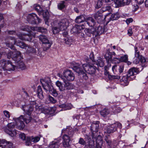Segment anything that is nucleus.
<instances>
[{
	"label": "nucleus",
	"instance_id": "nucleus-1",
	"mask_svg": "<svg viewBox=\"0 0 148 148\" xmlns=\"http://www.w3.org/2000/svg\"><path fill=\"white\" fill-rule=\"evenodd\" d=\"M75 63L72 67L73 69L79 75L82 76L85 80L88 79V77L86 73L83 70V69L85 72L90 74L95 73L96 71V68L95 67L88 64H80L78 63Z\"/></svg>",
	"mask_w": 148,
	"mask_h": 148
},
{
	"label": "nucleus",
	"instance_id": "nucleus-2",
	"mask_svg": "<svg viewBox=\"0 0 148 148\" xmlns=\"http://www.w3.org/2000/svg\"><path fill=\"white\" fill-rule=\"evenodd\" d=\"M78 129L76 128L72 129L71 127H67L62 131V133L66 134L63 136V144L65 147H69V142L71 140V138L73 136L74 132L77 131Z\"/></svg>",
	"mask_w": 148,
	"mask_h": 148
},
{
	"label": "nucleus",
	"instance_id": "nucleus-3",
	"mask_svg": "<svg viewBox=\"0 0 148 148\" xmlns=\"http://www.w3.org/2000/svg\"><path fill=\"white\" fill-rule=\"evenodd\" d=\"M37 28L36 27H31L26 25L25 28L22 29V30L27 31L29 34H25L19 33L17 34V35L21 40L30 41L32 40V37H35V33H33L32 30L34 31Z\"/></svg>",
	"mask_w": 148,
	"mask_h": 148
},
{
	"label": "nucleus",
	"instance_id": "nucleus-4",
	"mask_svg": "<svg viewBox=\"0 0 148 148\" xmlns=\"http://www.w3.org/2000/svg\"><path fill=\"white\" fill-rule=\"evenodd\" d=\"M40 82L44 89L46 92H49L55 97L58 96L57 92L56 90L53 88L51 81L49 77H47L44 79H41Z\"/></svg>",
	"mask_w": 148,
	"mask_h": 148
},
{
	"label": "nucleus",
	"instance_id": "nucleus-5",
	"mask_svg": "<svg viewBox=\"0 0 148 148\" xmlns=\"http://www.w3.org/2000/svg\"><path fill=\"white\" fill-rule=\"evenodd\" d=\"M9 41L6 42V46L12 49L17 50L15 49L14 45H16L22 49H26L28 46V45L25 44L24 42L20 41H17L14 37L9 36L8 38Z\"/></svg>",
	"mask_w": 148,
	"mask_h": 148
},
{
	"label": "nucleus",
	"instance_id": "nucleus-6",
	"mask_svg": "<svg viewBox=\"0 0 148 148\" xmlns=\"http://www.w3.org/2000/svg\"><path fill=\"white\" fill-rule=\"evenodd\" d=\"M59 76L60 77L64 82V84H62L59 81H57L56 82V86L59 88L60 91H63L72 89L73 88V85L71 83L66 80L65 78L63 77V75L61 74H58Z\"/></svg>",
	"mask_w": 148,
	"mask_h": 148
},
{
	"label": "nucleus",
	"instance_id": "nucleus-7",
	"mask_svg": "<svg viewBox=\"0 0 148 148\" xmlns=\"http://www.w3.org/2000/svg\"><path fill=\"white\" fill-rule=\"evenodd\" d=\"M0 67L4 71H11L15 70L16 67L9 60L2 59L0 61Z\"/></svg>",
	"mask_w": 148,
	"mask_h": 148
},
{
	"label": "nucleus",
	"instance_id": "nucleus-8",
	"mask_svg": "<svg viewBox=\"0 0 148 148\" xmlns=\"http://www.w3.org/2000/svg\"><path fill=\"white\" fill-rule=\"evenodd\" d=\"M32 118L29 116L27 119L24 118L22 115L17 118H13V120L15 121L17 125L18 129L20 130H22L24 128L25 125L23 121L25 122L26 123H28L31 121Z\"/></svg>",
	"mask_w": 148,
	"mask_h": 148
},
{
	"label": "nucleus",
	"instance_id": "nucleus-9",
	"mask_svg": "<svg viewBox=\"0 0 148 148\" xmlns=\"http://www.w3.org/2000/svg\"><path fill=\"white\" fill-rule=\"evenodd\" d=\"M69 25V22L66 18L62 19L58 23L59 27H54L52 28V31L54 34L58 33L60 30H64L66 29Z\"/></svg>",
	"mask_w": 148,
	"mask_h": 148
},
{
	"label": "nucleus",
	"instance_id": "nucleus-10",
	"mask_svg": "<svg viewBox=\"0 0 148 148\" xmlns=\"http://www.w3.org/2000/svg\"><path fill=\"white\" fill-rule=\"evenodd\" d=\"M39 107L35 101H30L28 105L22 106V109L29 116H30L35 107L37 109Z\"/></svg>",
	"mask_w": 148,
	"mask_h": 148
},
{
	"label": "nucleus",
	"instance_id": "nucleus-11",
	"mask_svg": "<svg viewBox=\"0 0 148 148\" xmlns=\"http://www.w3.org/2000/svg\"><path fill=\"white\" fill-rule=\"evenodd\" d=\"M22 58L21 53L20 52H18L14 55L12 57V59L15 61L16 63L18 64V67L21 70H24L26 69V66L24 62L21 59Z\"/></svg>",
	"mask_w": 148,
	"mask_h": 148
},
{
	"label": "nucleus",
	"instance_id": "nucleus-12",
	"mask_svg": "<svg viewBox=\"0 0 148 148\" xmlns=\"http://www.w3.org/2000/svg\"><path fill=\"white\" fill-rule=\"evenodd\" d=\"M16 125L15 122V123H9L6 127H4L5 132L11 137L15 136L17 134L16 131V130L13 129L15 128Z\"/></svg>",
	"mask_w": 148,
	"mask_h": 148
},
{
	"label": "nucleus",
	"instance_id": "nucleus-13",
	"mask_svg": "<svg viewBox=\"0 0 148 148\" xmlns=\"http://www.w3.org/2000/svg\"><path fill=\"white\" fill-rule=\"evenodd\" d=\"M100 122L99 121H94L91 125L90 129L92 132V138H95L96 139L98 136V132L99 128Z\"/></svg>",
	"mask_w": 148,
	"mask_h": 148
},
{
	"label": "nucleus",
	"instance_id": "nucleus-14",
	"mask_svg": "<svg viewBox=\"0 0 148 148\" xmlns=\"http://www.w3.org/2000/svg\"><path fill=\"white\" fill-rule=\"evenodd\" d=\"M39 39L43 44V50L44 51H46L49 48L52 44V41L48 40L47 37L43 35H40Z\"/></svg>",
	"mask_w": 148,
	"mask_h": 148
},
{
	"label": "nucleus",
	"instance_id": "nucleus-15",
	"mask_svg": "<svg viewBox=\"0 0 148 148\" xmlns=\"http://www.w3.org/2000/svg\"><path fill=\"white\" fill-rule=\"evenodd\" d=\"M122 128V124L119 122H117L107 126L106 130L108 134L113 133L117 130V128L120 129Z\"/></svg>",
	"mask_w": 148,
	"mask_h": 148
},
{
	"label": "nucleus",
	"instance_id": "nucleus-16",
	"mask_svg": "<svg viewBox=\"0 0 148 148\" xmlns=\"http://www.w3.org/2000/svg\"><path fill=\"white\" fill-rule=\"evenodd\" d=\"M27 19L28 22L31 24H37L41 22V19L33 13L28 14Z\"/></svg>",
	"mask_w": 148,
	"mask_h": 148
},
{
	"label": "nucleus",
	"instance_id": "nucleus-17",
	"mask_svg": "<svg viewBox=\"0 0 148 148\" xmlns=\"http://www.w3.org/2000/svg\"><path fill=\"white\" fill-rule=\"evenodd\" d=\"M119 17V13L116 12L113 14L109 13L105 16L104 20L108 23L110 21L116 20Z\"/></svg>",
	"mask_w": 148,
	"mask_h": 148
},
{
	"label": "nucleus",
	"instance_id": "nucleus-18",
	"mask_svg": "<svg viewBox=\"0 0 148 148\" xmlns=\"http://www.w3.org/2000/svg\"><path fill=\"white\" fill-rule=\"evenodd\" d=\"M63 77L66 80L71 81L73 80L74 79L75 75L71 71L67 70L63 72Z\"/></svg>",
	"mask_w": 148,
	"mask_h": 148
},
{
	"label": "nucleus",
	"instance_id": "nucleus-19",
	"mask_svg": "<svg viewBox=\"0 0 148 148\" xmlns=\"http://www.w3.org/2000/svg\"><path fill=\"white\" fill-rule=\"evenodd\" d=\"M114 3L116 5V7L124 6L125 5H127L130 3L131 0H114Z\"/></svg>",
	"mask_w": 148,
	"mask_h": 148
},
{
	"label": "nucleus",
	"instance_id": "nucleus-20",
	"mask_svg": "<svg viewBox=\"0 0 148 148\" xmlns=\"http://www.w3.org/2000/svg\"><path fill=\"white\" fill-rule=\"evenodd\" d=\"M136 73V71L134 68H132L129 70L127 76L129 81L133 80L135 79L136 76L135 73Z\"/></svg>",
	"mask_w": 148,
	"mask_h": 148
},
{
	"label": "nucleus",
	"instance_id": "nucleus-21",
	"mask_svg": "<svg viewBox=\"0 0 148 148\" xmlns=\"http://www.w3.org/2000/svg\"><path fill=\"white\" fill-rule=\"evenodd\" d=\"M95 24V22L94 19L91 17H89L86 19L84 25H82L83 26H87V25L89 26L92 27L94 26Z\"/></svg>",
	"mask_w": 148,
	"mask_h": 148
},
{
	"label": "nucleus",
	"instance_id": "nucleus-22",
	"mask_svg": "<svg viewBox=\"0 0 148 148\" xmlns=\"http://www.w3.org/2000/svg\"><path fill=\"white\" fill-rule=\"evenodd\" d=\"M95 139L96 141V148H102L103 143V141L102 139V137L101 135H98L96 139L93 138L92 139Z\"/></svg>",
	"mask_w": 148,
	"mask_h": 148
},
{
	"label": "nucleus",
	"instance_id": "nucleus-23",
	"mask_svg": "<svg viewBox=\"0 0 148 148\" xmlns=\"http://www.w3.org/2000/svg\"><path fill=\"white\" fill-rule=\"evenodd\" d=\"M106 32L105 29V27H102L101 26H99L97 29H95V36L98 35H100L103 33Z\"/></svg>",
	"mask_w": 148,
	"mask_h": 148
},
{
	"label": "nucleus",
	"instance_id": "nucleus-24",
	"mask_svg": "<svg viewBox=\"0 0 148 148\" xmlns=\"http://www.w3.org/2000/svg\"><path fill=\"white\" fill-rule=\"evenodd\" d=\"M86 34L88 36L90 37L92 35L95 36V29L94 28L90 29H86L84 30Z\"/></svg>",
	"mask_w": 148,
	"mask_h": 148
},
{
	"label": "nucleus",
	"instance_id": "nucleus-25",
	"mask_svg": "<svg viewBox=\"0 0 148 148\" xmlns=\"http://www.w3.org/2000/svg\"><path fill=\"white\" fill-rule=\"evenodd\" d=\"M129 81L127 76V75L124 76L120 79L121 84L124 86H127L129 84Z\"/></svg>",
	"mask_w": 148,
	"mask_h": 148
},
{
	"label": "nucleus",
	"instance_id": "nucleus-26",
	"mask_svg": "<svg viewBox=\"0 0 148 148\" xmlns=\"http://www.w3.org/2000/svg\"><path fill=\"white\" fill-rule=\"evenodd\" d=\"M110 53H111L109 51L108 52L106 53L105 56V58L106 60L107 63H108V67L111 66L110 62L111 61L112 58V56Z\"/></svg>",
	"mask_w": 148,
	"mask_h": 148
},
{
	"label": "nucleus",
	"instance_id": "nucleus-27",
	"mask_svg": "<svg viewBox=\"0 0 148 148\" xmlns=\"http://www.w3.org/2000/svg\"><path fill=\"white\" fill-rule=\"evenodd\" d=\"M42 15L44 18L45 24H47L48 23V20L49 18V12L47 10H43V11L41 15Z\"/></svg>",
	"mask_w": 148,
	"mask_h": 148
},
{
	"label": "nucleus",
	"instance_id": "nucleus-28",
	"mask_svg": "<svg viewBox=\"0 0 148 148\" xmlns=\"http://www.w3.org/2000/svg\"><path fill=\"white\" fill-rule=\"evenodd\" d=\"M33 8L35 10L38 12L39 15L41 14L43 11L42 8L38 4H34Z\"/></svg>",
	"mask_w": 148,
	"mask_h": 148
},
{
	"label": "nucleus",
	"instance_id": "nucleus-29",
	"mask_svg": "<svg viewBox=\"0 0 148 148\" xmlns=\"http://www.w3.org/2000/svg\"><path fill=\"white\" fill-rule=\"evenodd\" d=\"M37 96L38 98L40 99H42L44 97V95L41 87L40 86H38L37 90Z\"/></svg>",
	"mask_w": 148,
	"mask_h": 148
},
{
	"label": "nucleus",
	"instance_id": "nucleus-30",
	"mask_svg": "<svg viewBox=\"0 0 148 148\" xmlns=\"http://www.w3.org/2000/svg\"><path fill=\"white\" fill-rule=\"evenodd\" d=\"M94 17L96 20L98 21V22H100L103 20H104L102 14L99 12H97L94 15Z\"/></svg>",
	"mask_w": 148,
	"mask_h": 148
},
{
	"label": "nucleus",
	"instance_id": "nucleus-31",
	"mask_svg": "<svg viewBox=\"0 0 148 148\" xmlns=\"http://www.w3.org/2000/svg\"><path fill=\"white\" fill-rule=\"evenodd\" d=\"M67 1V0H65L60 1V2L58 4V8L60 10H62L66 6V1Z\"/></svg>",
	"mask_w": 148,
	"mask_h": 148
},
{
	"label": "nucleus",
	"instance_id": "nucleus-32",
	"mask_svg": "<svg viewBox=\"0 0 148 148\" xmlns=\"http://www.w3.org/2000/svg\"><path fill=\"white\" fill-rule=\"evenodd\" d=\"M60 144L59 142L52 141L49 144V148H58Z\"/></svg>",
	"mask_w": 148,
	"mask_h": 148
},
{
	"label": "nucleus",
	"instance_id": "nucleus-33",
	"mask_svg": "<svg viewBox=\"0 0 148 148\" xmlns=\"http://www.w3.org/2000/svg\"><path fill=\"white\" fill-rule=\"evenodd\" d=\"M138 58L141 63V65L142 67H145L147 66L146 60L144 57L140 56Z\"/></svg>",
	"mask_w": 148,
	"mask_h": 148
},
{
	"label": "nucleus",
	"instance_id": "nucleus-34",
	"mask_svg": "<svg viewBox=\"0 0 148 148\" xmlns=\"http://www.w3.org/2000/svg\"><path fill=\"white\" fill-rule=\"evenodd\" d=\"M85 20L84 16L81 15L77 17L75 19V22L76 23H79L84 22Z\"/></svg>",
	"mask_w": 148,
	"mask_h": 148
},
{
	"label": "nucleus",
	"instance_id": "nucleus-35",
	"mask_svg": "<svg viewBox=\"0 0 148 148\" xmlns=\"http://www.w3.org/2000/svg\"><path fill=\"white\" fill-rule=\"evenodd\" d=\"M109 112L108 110L106 108H104L100 112L101 115L103 117L106 116Z\"/></svg>",
	"mask_w": 148,
	"mask_h": 148
},
{
	"label": "nucleus",
	"instance_id": "nucleus-36",
	"mask_svg": "<svg viewBox=\"0 0 148 148\" xmlns=\"http://www.w3.org/2000/svg\"><path fill=\"white\" fill-rule=\"evenodd\" d=\"M105 140L106 141V143L109 146L108 148H110L112 146V143L110 137L109 136H106Z\"/></svg>",
	"mask_w": 148,
	"mask_h": 148
},
{
	"label": "nucleus",
	"instance_id": "nucleus-37",
	"mask_svg": "<svg viewBox=\"0 0 148 148\" xmlns=\"http://www.w3.org/2000/svg\"><path fill=\"white\" fill-rule=\"evenodd\" d=\"M92 140L90 138V140H89L88 143V145L89 147L90 148H92L94 147L95 146V141L94 140L95 139H92Z\"/></svg>",
	"mask_w": 148,
	"mask_h": 148
},
{
	"label": "nucleus",
	"instance_id": "nucleus-38",
	"mask_svg": "<svg viewBox=\"0 0 148 148\" xmlns=\"http://www.w3.org/2000/svg\"><path fill=\"white\" fill-rule=\"evenodd\" d=\"M128 56L127 55H125L123 56H121L120 58V62H127L128 59Z\"/></svg>",
	"mask_w": 148,
	"mask_h": 148
},
{
	"label": "nucleus",
	"instance_id": "nucleus-39",
	"mask_svg": "<svg viewBox=\"0 0 148 148\" xmlns=\"http://www.w3.org/2000/svg\"><path fill=\"white\" fill-rule=\"evenodd\" d=\"M110 62H112L113 63L117 64L119 63L120 62V58L118 57H113L112 58Z\"/></svg>",
	"mask_w": 148,
	"mask_h": 148
},
{
	"label": "nucleus",
	"instance_id": "nucleus-40",
	"mask_svg": "<svg viewBox=\"0 0 148 148\" xmlns=\"http://www.w3.org/2000/svg\"><path fill=\"white\" fill-rule=\"evenodd\" d=\"M97 65L101 67H102L104 66V62L101 58H99L97 60Z\"/></svg>",
	"mask_w": 148,
	"mask_h": 148
},
{
	"label": "nucleus",
	"instance_id": "nucleus-41",
	"mask_svg": "<svg viewBox=\"0 0 148 148\" xmlns=\"http://www.w3.org/2000/svg\"><path fill=\"white\" fill-rule=\"evenodd\" d=\"M27 47L28 48L27 51L28 53H32L35 54L36 51V50L35 49H34L32 47L28 46V45Z\"/></svg>",
	"mask_w": 148,
	"mask_h": 148
},
{
	"label": "nucleus",
	"instance_id": "nucleus-42",
	"mask_svg": "<svg viewBox=\"0 0 148 148\" xmlns=\"http://www.w3.org/2000/svg\"><path fill=\"white\" fill-rule=\"evenodd\" d=\"M65 43L68 45L69 44L73 41V40L71 38H66L64 39Z\"/></svg>",
	"mask_w": 148,
	"mask_h": 148
},
{
	"label": "nucleus",
	"instance_id": "nucleus-43",
	"mask_svg": "<svg viewBox=\"0 0 148 148\" xmlns=\"http://www.w3.org/2000/svg\"><path fill=\"white\" fill-rule=\"evenodd\" d=\"M6 141L5 140H1L0 139V147H2L6 146V145L7 144Z\"/></svg>",
	"mask_w": 148,
	"mask_h": 148
},
{
	"label": "nucleus",
	"instance_id": "nucleus-44",
	"mask_svg": "<svg viewBox=\"0 0 148 148\" xmlns=\"http://www.w3.org/2000/svg\"><path fill=\"white\" fill-rule=\"evenodd\" d=\"M109 79L112 80L113 79H119L120 76L119 75H111L109 76Z\"/></svg>",
	"mask_w": 148,
	"mask_h": 148
},
{
	"label": "nucleus",
	"instance_id": "nucleus-45",
	"mask_svg": "<svg viewBox=\"0 0 148 148\" xmlns=\"http://www.w3.org/2000/svg\"><path fill=\"white\" fill-rule=\"evenodd\" d=\"M18 51H15V52H12L11 51H9L8 52V53L7 54V57L8 58L10 59L12 56V57L14 55L16 54L17 52Z\"/></svg>",
	"mask_w": 148,
	"mask_h": 148
},
{
	"label": "nucleus",
	"instance_id": "nucleus-46",
	"mask_svg": "<svg viewBox=\"0 0 148 148\" xmlns=\"http://www.w3.org/2000/svg\"><path fill=\"white\" fill-rule=\"evenodd\" d=\"M47 99L51 103H55L56 102V99H55L53 97L50 95L48 96Z\"/></svg>",
	"mask_w": 148,
	"mask_h": 148
},
{
	"label": "nucleus",
	"instance_id": "nucleus-47",
	"mask_svg": "<svg viewBox=\"0 0 148 148\" xmlns=\"http://www.w3.org/2000/svg\"><path fill=\"white\" fill-rule=\"evenodd\" d=\"M78 143L79 144L83 146H84L86 144V142L82 138H79Z\"/></svg>",
	"mask_w": 148,
	"mask_h": 148
},
{
	"label": "nucleus",
	"instance_id": "nucleus-48",
	"mask_svg": "<svg viewBox=\"0 0 148 148\" xmlns=\"http://www.w3.org/2000/svg\"><path fill=\"white\" fill-rule=\"evenodd\" d=\"M38 31L39 32L42 33H45L47 32V29L45 28L42 27H39L38 28Z\"/></svg>",
	"mask_w": 148,
	"mask_h": 148
},
{
	"label": "nucleus",
	"instance_id": "nucleus-49",
	"mask_svg": "<svg viewBox=\"0 0 148 148\" xmlns=\"http://www.w3.org/2000/svg\"><path fill=\"white\" fill-rule=\"evenodd\" d=\"M113 110L114 112L117 113L120 112L122 110L119 107L116 106L113 109Z\"/></svg>",
	"mask_w": 148,
	"mask_h": 148
},
{
	"label": "nucleus",
	"instance_id": "nucleus-50",
	"mask_svg": "<svg viewBox=\"0 0 148 148\" xmlns=\"http://www.w3.org/2000/svg\"><path fill=\"white\" fill-rule=\"evenodd\" d=\"M111 10V7L110 6H106L102 8V11L104 12L107 11H110Z\"/></svg>",
	"mask_w": 148,
	"mask_h": 148
},
{
	"label": "nucleus",
	"instance_id": "nucleus-51",
	"mask_svg": "<svg viewBox=\"0 0 148 148\" xmlns=\"http://www.w3.org/2000/svg\"><path fill=\"white\" fill-rule=\"evenodd\" d=\"M35 54L38 56L41 57L42 56L41 49H37V51L36 50Z\"/></svg>",
	"mask_w": 148,
	"mask_h": 148
},
{
	"label": "nucleus",
	"instance_id": "nucleus-52",
	"mask_svg": "<svg viewBox=\"0 0 148 148\" xmlns=\"http://www.w3.org/2000/svg\"><path fill=\"white\" fill-rule=\"evenodd\" d=\"M19 137L23 140H26L27 138L25 134L24 133H21L19 134Z\"/></svg>",
	"mask_w": 148,
	"mask_h": 148
},
{
	"label": "nucleus",
	"instance_id": "nucleus-53",
	"mask_svg": "<svg viewBox=\"0 0 148 148\" xmlns=\"http://www.w3.org/2000/svg\"><path fill=\"white\" fill-rule=\"evenodd\" d=\"M40 137L36 136L32 138L31 140V141L34 143H36L40 140Z\"/></svg>",
	"mask_w": 148,
	"mask_h": 148
},
{
	"label": "nucleus",
	"instance_id": "nucleus-54",
	"mask_svg": "<svg viewBox=\"0 0 148 148\" xmlns=\"http://www.w3.org/2000/svg\"><path fill=\"white\" fill-rule=\"evenodd\" d=\"M25 140H26L25 144L26 145L29 146L31 145V139L29 137H27Z\"/></svg>",
	"mask_w": 148,
	"mask_h": 148
},
{
	"label": "nucleus",
	"instance_id": "nucleus-55",
	"mask_svg": "<svg viewBox=\"0 0 148 148\" xmlns=\"http://www.w3.org/2000/svg\"><path fill=\"white\" fill-rule=\"evenodd\" d=\"M23 95H24L25 99L27 100H28L29 96L25 90L23 92Z\"/></svg>",
	"mask_w": 148,
	"mask_h": 148
},
{
	"label": "nucleus",
	"instance_id": "nucleus-56",
	"mask_svg": "<svg viewBox=\"0 0 148 148\" xmlns=\"http://www.w3.org/2000/svg\"><path fill=\"white\" fill-rule=\"evenodd\" d=\"M124 68V66L123 65L120 66L119 68V73H123Z\"/></svg>",
	"mask_w": 148,
	"mask_h": 148
},
{
	"label": "nucleus",
	"instance_id": "nucleus-57",
	"mask_svg": "<svg viewBox=\"0 0 148 148\" xmlns=\"http://www.w3.org/2000/svg\"><path fill=\"white\" fill-rule=\"evenodd\" d=\"M3 113L6 117L8 118H10V115L9 112L5 110L3 112Z\"/></svg>",
	"mask_w": 148,
	"mask_h": 148
},
{
	"label": "nucleus",
	"instance_id": "nucleus-58",
	"mask_svg": "<svg viewBox=\"0 0 148 148\" xmlns=\"http://www.w3.org/2000/svg\"><path fill=\"white\" fill-rule=\"evenodd\" d=\"M118 145L120 147V148H122L125 145L124 143H123L122 141H120Z\"/></svg>",
	"mask_w": 148,
	"mask_h": 148
},
{
	"label": "nucleus",
	"instance_id": "nucleus-59",
	"mask_svg": "<svg viewBox=\"0 0 148 148\" xmlns=\"http://www.w3.org/2000/svg\"><path fill=\"white\" fill-rule=\"evenodd\" d=\"M75 26L78 30V33H80V31L82 29V26L79 25H76Z\"/></svg>",
	"mask_w": 148,
	"mask_h": 148
},
{
	"label": "nucleus",
	"instance_id": "nucleus-60",
	"mask_svg": "<svg viewBox=\"0 0 148 148\" xmlns=\"http://www.w3.org/2000/svg\"><path fill=\"white\" fill-rule=\"evenodd\" d=\"M73 106L71 104L69 103L66 105V108L67 109L69 110L71 109Z\"/></svg>",
	"mask_w": 148,
	"mask_h": 148
},
{
	"label": "nucleus",
	"instance_id": "nucleus-61",
	"mask_svg": "<svg viewBox=\"0 0 148 148\" xmlns=\"http://www.w3.org/2000/svg\"><path fill=\"white\" fill-rule=\"evenodd\" d=\"M135 3L138 4H141L143 3L144 0H134Z\"/></svg>",
	"mask_w": 148,
	"mask_h": 148
},
{
	"label": "nucleus",
	"instance_id": "nucleus-62",
	"mask_svg": "<svg viewBox=\"0 0 148 148\" xmlns=\"http://www.w3.org/2000/svg\"><path fill=\"white\" fill-rule=\"evenodd\" d=\"M133 21V19L132 18H130L127 19L126 22L127 24H129L130 23L132 22Z\"/></svg>",
	"mask_w": 148,
	"mask_h": 148
},
{
	"label": "nucleus",
	"instance_id": "nucleus-63",
	"mask_svg": "<svg viewBox=\"0 0 148 148\" xmlns=\"http://www.w3.org/2000/svg\"><path fill=\"white\" fill-rule=\"evenodd\" d=\"M127 34L130 36H132L133 34V32L132 31V28H130L128 30Z\"/></svg>",
	"mask_w": 148,
	"mask_h": 148
},
{
	"label": "nucleus",
	"instance_id": "nucleus-64",
	"mask_svg": "<svg viewBox=\"0 0 148 148\" xmlns=\"http://www.w3.org/2000/svg\"><path fill=\"white\" fill-rule=\"evenodd\" d=\"M71 31L73 32L74 33H78V30L76 29L75 26L74 27H73L72 29H71Z\"/></svg>",
	"mask_w": 148,
	"mask_h": 148
}]
</instances>
